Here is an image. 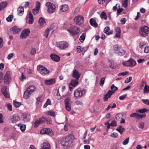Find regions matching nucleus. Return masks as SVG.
<instances>
[{"label": "nucleus", "instance_id": "72a5a7b5", "mask_svg": "<svg viewBox=\"0 0 149 149\" xmlns=\"http://www.w3.org/2000/svg\"><path fill=\"white\" fill-rule=\"evenodd\" d=\"M17 126L20 127V129L22 132H23L25 131L26 127V125L24 124L21 125L19 124L17 125Z\"/></svg>", "mask_w": 149, "mask_h": 149}, {"label": "nucleus", "instance_id": "ea45409f", "mask_svg": "<svg viewBox=\"0 0 149 149\" xmlns=\"http://www.w3.org/2000/svg\"><path fill=\"white\" fill-rule=\"evenodd\" d=\"M149 111L148 109H147L146 108H144L143 109H141L139 110L138 112L140 113H143L146 112H148Z\"/></svg>", "mask_w": 149, "mask_h": 149}, {"label": "nucleus", "instance_id": "0e129e2a", "mask_svg": "<svg viewBox=\"0 0 149 149\" xmlns=\"http://www.w3.org/2000/svg\"><path fill=\"white\" fill-rule=\"evenodd\" d=\"M126 95L127 94H125L120 96L119 97V99L120 100H124L125 99Z\"/></svg>", "mask_w": 149, "mask_h": 149}, {"label": "nucleus", "instance_id": "69168bd1", "mask_svg": "<svg viewBox=\"0 0 149 149\" xmlns=\"http://www.w3.org/2000/svg\"><path fill=\"white\" fill-rule=\"evenodd\" d=\"M109 30V27L108 26L106 27L104 29V32L105 33H107Z\"/></svg>", "mask_w": 149, "mask_h": 149}, {"label": "nucleus", "instance_id": "f8f14e48", "mask_svg": "<svg viewBox=\"0 0 149 149\" xmlns=\"http://www.w3.org/2000/svg\"><path fill=\"white\" fill-rule=\"evenodd\" d=\"M46 120V118L43 116L40 118L39 119L35 121L33 124L34 127H37L39 124L44 123Z\"/></svg>", "mask_w": 149, "mask_h": 149}, {"label": "nucleus", "instance_id": "7c9ffc66", "mask_svg": "<svg viewBox=\"0 0 149 149\" xmlns=\"http://www.w3.org/2000/svg\"><path fill=\"white\" fill-rule=\"evenodd\" d=\"M116 130L121 135H122L123 132L125 131V129L122 127L121 126H120L117 128Z\"/></svg>", "mask_w": 149, "mask_h": 149}, {"label": "nucleus", "instance_id": "864d4df0", "mask_svg": "<svg viewBox=\"0 0 149 149\" xmlns=\"http://www.w3.org/2000/svg\"><path fill=\"white\" fill-rule=\"evenodd\" d=\"M109 63H110L109 66L110 67H111L113 69H114L116 68L115 66L114 65L113 63V62L112 61H110Z\"/></svg>", "mask_w": 149, "mask_h": 149}, {"label": "nucleus", "instance_id": "9d476101", "mask_svg": "<svg viewBox=\"0 0 149 149\" xmlns=\"http://www.w3.org/2000/svg\"><path fill=\"white\" fill-rule=\"evenodd\" d=\"M136 63L135 61L133 59H130L129 60L124 62L123 63V65L127 67H133L136 64Z\"/></svg>", "mask_w": 149, "mask_h": 149}, {"label": "nucleus", "instance_id": "de8ad7c7", "mask_svg": "<svg viewBox=\"0 0 149 149\" xmlns=\"http://www.w3.org/2000/svg\"><path fill=\"white\" fill-rule=\"evenodd\" d=\"M132 80V77H129L127 78L125 80V83H128L130 82Z\"/></svg>", "mask_w": 149, "mask_h": 149}, {"label": "nucleus", "instance_id": "f03ea898", "mask_svg": "<svg viewBox=\"0 0 149 149\" xmlns=\"http://www.w3.org/2000/svg\"><path fill=\"white\" fill-rule=\"evenodd\" d=\"M139 33L142 36H146L149 33V28L146 26H142L140 28Z\"/></svg>", "mask_w": 149, "mask_h": 149}, {"label": "nucleus", "instance_id": "680f3d73", "mask_svg": "<svg viewBox=\"0 0 149 149\" xmlns=\"http://www.w3.org/2000/svg\"><path fill=\"white\" fill-rule=\"evenodd\" d=\"M3 94L6 98H8L10 97V94L8 93L7 92L3 93Z\"/></svg>", "mask_w": 149, "mask_h": 149}, {"label": "nucleus", "instance_id": "473e14b6", "mask_svg": "<svg viewBox=\"0 0 149 149\" xmlns=\"http://www.w3.org/2000/svg\"><path fill=\"white\" fill-rule=\"evenodd\" d=\"M7 5V3L6 2H4L0 3V11L6 7Z\"/></svg>", "mask_w": 149, "mask_h": 149}, {"label": "nucleus", "instance_id": "c03bdc74", "mask_svg": "<svg viewBox=\"0 0 149 149\" xmlns=\"http://www.w3.org/2000/svg\"><path fill=\"white\" fill-rule=\"evenodd\" d=\"M139 127L140 129H143L144 127L145 123L144 122H141L139 123Z\"/></svg>", "mask_w": 149, "mask_h": 149}, {"label": "nucleus", "instance_id": "aec40b11", "mask_svg": "<svg viewBox=\"0 0 149 149\" xmlns=\"http://www.w3.org/2000/svg\"><path fill=\"white\" fill-rule=\"evenodd\" d=\"M80 75L81 74L79 73L77 70H73L72 76L74 78L79 79Z\"/></svg>", "mask_w": 149, "mask_h": 149}, {"label": "nucleus", "instance_id": "1a4fd4ad", "mask_svg": "<svg viewBox=\"0 0 149 149\" xmlns=\"http://www.w3.org/2000/svg\"><path fill=\"white\" fill-rule=\"evenodd\" d=\"M40 133L41 134H47L50 136H52L54 135L52 130L50 128H43L41 130Z\"/></svg>", "mask_w": 149, "mask_h": 149}, {"label": "nucleus", "instance_id": "603ef678", "mask_svg": "<svg viewBox=\"0 0 149 149\" xmlns=\"http://www.w3.org/2000/svg\"><path fill=\"white\" fill-rule=\"evenodd\" d=\"M7 87L6 86H5L2 88L1 91L3 93L7 92Z\"/></svg>", "mask_w": 149, "mask_h": 149}, {"label": "nucleus", "instance_id": "c756f323", "mask_svg": "<svg viewBox=\"0 0 149 149\" xmlns=\"http://www.w3.org/2000/svg\"><path fill=\"white\" fill-rule=\"evenodd\" d=\"M90 23L91 26L95 28L97 27L98 26V24L96 23V22L93 19H90Z\"/></svg>", "mask_w": 149, "mask_h": 149}, {"label": "nucleus", "instance_id": "a878e982", "mask_svg": "<svg viewBox=\"0 0 149 149\" xmlns=\"http://www.w3.org/2000/svg\"><path fill=\"white\" fill-rule=\"evenodd\" d=\"M40 149H50V145L47 143H44L41 146Z\"/></svg>", "mask_w": 149, "mask_h": 149}, {"label": "nucleus", "instance_id": "a211bd4d", "mask_svg": "<svg viewBox=\"0 0 149 149\" xmlns=\"http://www.w3.org/2000/svg\"><path fill=\"white\" fill-rule=\"evenodd\" d=\"M56 81V79L54 78L49 79L46 80L45 81V83L47 85H51L54 84Z\"/></svg>", "mask_w": 149, "mask_h": 149}, {"label": "nucleus", "instance_id": "3c124183", "mask_svg": "<svg viewBox=\"0 0 149 149\" xmlns=\"http://www.w3.org/2000/svg\"><path fill=\"white\" fill-rule=\"evenodd\" d=\"M149 86L146 85L144 89V92L146 93H149Z\"/></svg>", "mask_w": 149, "mask_h": 149}, {"label": "nucleus", "instance_id": "6e6552de", "mask_svg": "<svg viewBox=\"0 0 149 149\" xmlns=\"http://www.w3.org/2000/svg\"><path fill=\"white\" fill-rule=\"evenodd\" d=\"M84 17L81 15H78L75 17L74 19V21L76 24L80 25L82 24L84 22Z\"/></svg>", "mask_w": 149, "mask_h": 149}, {"label": "nucleus", "instance_id": "e433bc0d", "mask_svg": "<svg viewBox=\"0 0 149 149\" xmlns=\"http://www.w3.org/2000/svg\"><path fill=\"white\" fill-rule=\"evenodd\" d=\"M100 17L101 18L104 19L105 20L107 19V16L106 13L104 11L101 13Z\"/></svg>", "mask_w": 149, "mask_h": 149}, {"label": "nucleus", "instance_id": "58836bf2", "mask_svg": "<svg viewBox=\"0 0 149 149\" xmlns=\"http://www.w3.org/2000/svg\"><path fill=\"white\" fill-rule=\"evenodd\" d=\"M128 0H123L122 2V6L125 8H127V7Z\"/></svg>", "mask_w": 149, "mask_h": 149}, {"label": "nucleus", "instance_id": "8fccbe9b", "mask_svg": "<svg viewBox=\"0 0 149 149\" xmlns=\"http://www.w3.org/2000/svg\"><path fill=\"white\" fill-rule=\"evenodd\" d=\"M6 106L7 107L8 110L10 111H12V106L10 104H8Z\"/></svg>", "mask_w": 149, "mask_h": 149}, {"label": "nucleus", "instance_id": "774afa93", "mask_svg": "<svg viewBox=\"0 0 149 149\" xmlns=\"http://www.w3.org/2000/svg\"><path fill=\"white\" fill-rule=\"evenodd\" d=\"M144 52L146 53H148L149 52V46L145 47Z\"/></svg>", "mask_w": 149, "mask_h": 149}, {"label": "nucleus", "instance_id": "5fc2aeb1", "mask_svg": "<svg viewBox=\"0 0 149 149\" xmlns=\"http://www.w3.org/2000/svg\"><path fill=\"white\" fill-rule=\"evenodd\" d=\"M32 10L33 13L34 15H36L38 14L39 12V10L36 8H33Z\"/></svg>", "mask_w": 149, "mask_h": 149}, {"label": "nucleus", "instance_id": "a19ab883", "mask_svg": "<svg viewBox=\"0 0 149 149\" xmlns=\"http://www.w3.org/2000/svg\"><path fill=\"white\" fill-rule=\"evenodd\" d=\"M111 89L112 90V92H114V93L118 89V88L115 86L114 84H112L111 86Z\"/></svg>", "mask_w": 149, "mask_h": 149}, {"label": "nucleus", "instance_id": "ddd939ff", "mask_svg": "<svg viewBox=\"0 0 149 149\" xmlns=\"http://www.w3.org/2000/svg\"><path fill=\"white\" fill-rule=\"evenodd\" d=\"M20 118L17 114H15L11 116L10 118V121L11 123H15L19 121Z\"/></svg>", "mask_w": 149, "mask_h": 149}, {"label": "nucleus", "instance_id": "423d86ee", "mask_svg": "<svg viewBox=\"0 0 149 149\" xmlns=\"http://www.w3.org/2000/svg\"><path fill=\"white\" fill-rule=\"evenodd\" d=\"M56 46L61 49H64L68 46V43L65 41H61L56 42Z\"/></svg>", "mask_w": 149, "mask_h": 149}, {"label": "nucleus", "instance_id": "4be33fe9", "mask_svg": "<svg viewBox=\"0 0 149 149\" xmlns=\"http://www.w3.org/2000/svg\"><path fill=\"white\" fill-rule=\"evenodd\" d=\"M36 88L34 86H29L27 89L26 90L29 92V93L32 94L35 91Z\"/></svg>", "mask_w": 149, "mask_h": 149}, {"label": "nucleus", "instance_id": "bf43d9fd", "mask_svg": "<svg viewBox=\"0 0 149 149\" xmlns=\"http://www.w3.org/2000/svg\"><path fill=\"white\" fill-rule=\"evenodd\" d=\"M111 125L112 126H117V123L115 121H113L111 123Z\"/></svg>", "mask_w": 149, "mask_h": 149}, {"label": "nucleus", "instance_id": "79ce46f5", "mask_svg": "<svg viewBox=\"0 0 149 149\" xmlns=\"http://www.w3.org/2000/svg\"><path fill=\"white\" fill-rule=\"evenodd\" d=\"M13 104L16 107H19L21 105V103L20 102H17L15 100H14Z\"/></svg>", "mask_w": 149, "mask_h": 149}, {"label": "nucleus", "instance_id": "f704fd0d", "mask_svg": "<svg viewBox=\"0 0 149 149\" xmlns=\"http://www.w3.org/2000/svg\"><path fill=\"white\" fill-rule=\"evenodd\" d=\"M116 53H117L118 55L121 56L124 55L125 53V52L122 49L120 48L118 49V52H116Z\"/></svg>", "mask_w": 149, "mask_h": 149}, {"label": "nucleus", "instance_id": "39448f33", "mask_svg": "<svg viewBox=\"0 0 149 149\" xmlns=\"http://www.w3.org/2000/svg\"><path fill=\"white\" fill-rule=\"evenodd\" d=\"M67 31L70 33V35L72 36L78 34L80 31L78 28L75 26H72L70 29H67Z\"/></svg>", "mask_w": 149, "mask_h": 149}, {"label": "nucleus", "instance_id": "5701e85b", "mask_svg": "<svg viewBox=\"0 0 149 149\" xmlns=\"http://www.w3.org/2000/svg\"><path fill=\"white\" fill-rule=\"evenodd\" d=\"M24 120L26 121H28L30 119V116L28 113H24L22 115Z\"/></svg>", "mask_w": 149, "mask_h": 149}, {"label": "nucleus", "instance_id": "09e8293b", "mask_svg": "<svg viewBox=\"0 0 149 149\" xmlns=\"http://www.w3.org/2000/svg\"><path fill=\"white\" fill-rule=\"evenodd\" d=\"M129 137H128L123 142V144L124 145H127L129 142Z\"/></svg>", "mask_w": 149, "mask_h": 149}, {"label": "nucleus", "instance_id": "37998d69", "mask_svg": "<svg viewBox=\"0 0 149 149\" xmlns=\"http://www.w3.org/2000/svg\"><path fill=\"white\" fill-rule=\"evenodd\" d=\"M105 78L104 77H102L100 80V85L101 86H103L104 83Z\"/></svg>", "mask_w": 149, "mask_h": 149}, {"label": "nucleus", "instance_id": "412c9836", "mask_svg": "<svg viewBox=\"0 0 149 149\" xmlns=\"http://www.w3.org/2000/svg\"><path fill=\"white\" fill-rule=\"evenodd\" d=\"M51 58L54 61L58 62L60 60V57L54 54H52L50 56Z\"/></svg>", "mask_w": 149, "mask_h": 149}, {"label": "nucleus", "instance_id": "6ab92c4d", "mask_svg": "<svg viewBox=\"0 0 149 149\" xmlns=\"http://www.w3.org/2000/svg\"><path fill=\"white\" fill-rule=\"evenodd\" d=\"M20 30L21 29L16 26H14L10 29L11 33L14 34L18 33Z\"/></svg>", "mask_w": 149, "mask_h": 149}, {"label": "nucleus", "instance_id": "f3484780", "mask_svg": "<svg viewBox=\"0 0 149 149\" xmlns=\"http://www.w3.org/2000/svg\"><path fill=\"white\" fill-rule=\"evenodd\" d=\"M11 73L10 71H7L5 74L4 78V80L5 83L8 84L9 83V79L10 77Z\"/></svg>", "mask_w": 149, "mask_h": 149}, {"label": "nucleus", "instance_id": "20e7f679", "mask_svg": "<svg viewBox=\"0 0 149 149\" xmlns=\"http://www.w3.org/2000/svg\"><path fill=\"white\" fill-rule=\"evenodd\" d=\"M86 92L84 89L81 90L80 88H78L74 91V95L76 98L81 97L85 94Z\"/></svg>", "mask_w": 149, "mask_h": 149}, {"label": "nucleus", "instance_id": "4c0bfd02", "mask_svg": "<svg viewBox=\"0 0 149 149\" xmlns=\"http://www.w3.org/2000/svg\"><path fill=\"white\" fill-rule=\"evenodd\" d=\"M146 117V114L140 115L139 113H138L136 119H139L140 118L142 119L145 118Z\"/></svg>", "mask_w": 149, "mask_h": 149}, {"label": "nucleus", "instance_id": "338daca9", "mask_svg": "<svg viewBox=\"0 0 149 149\" xmlns=\"http://www.w3.org/2000/svg\"><path fill=\"white\" fill-rule=\"evenodd\" d=\"M36 53V50L34 48H32L31 50V54L32 55H33Z\"/></svg>", "mask_w": 149, "mask_h": 149}, {"label": "nucleus", "instance_id": "0eeeda50", "mask_svg": "<svg viewBox=\"0 0 149 149\" xmlns=\"http://www.w3.org/2000/svg\"><path fill=\"white\" fill-rule=\"evenodd\" d=\"M46 6L47 7V12L49 13H52L56 10L55 6L52 3L47 2L46 3Z\"/></svg>", "mask_w": 149, "mask_h": 149}, {"label": "nucleus", "instance_id": "13d9d810", "mask_svg": "<svg viewBox=\"0 0 149 149\" xmlns=\"http://www.w3.org/2000/svg\"><path fill=\"white\" fill-rule=\"evenodd\" d=\"M143 102L145 104L149 105V100L147 99H143Z\"/></svg>", "mask_w": 149, "mask_h": 149}, {"label": "nucleus", "instance_id": "c9c22d12", "mask_svg": "<svg viewBox=\"0 0 149 149\" xmlns=\"http://www.w3.org/2000/svg\"><path fill=\"white\" fill-rule=\"evenodd\" d=\"M86 36V33H83L79 38V40L81 42H83L85 39Z\"/></svg>", "mask_w": 149, "mask_h": 149}, {"label": "nucleus", "instance_id": "393cba45", "mask_svg": "<svg viewBox=\"0 0 149 149\" xmlns=\"http://www.w3.org/2000/svg\"><path fill=\"white\" fill-rule=\"evenodd\" d=\"M28 17L29 18V20L28 23L30 24H32L34 21V19L33 15L31 12H29Z\"/></svg>", "mask_w": 149, "mask_h": 149}, {"label": "nucleus", "instance_id": "9b49d317", "mask_svg": "<svg viewBox=\"0 0 149 149\" xmlns=\"http://www.w3.org/2000/svg\"><path fill=\"white\" fill-rule=\"evenodd\" d=\"M78 80L79 79H72L71 82L69 84V88L70 91L72 90L74 87H75L78 84Z\"/></svg>", "mask_w": 149, "mask_h": 149}, {"label": "nucleus", "instance_id": "dca6fc26", "mask_svg": "<svg viewBox=\"0 0 149 149\" xmlns=\"http://www.w3.org/2000/svg\"><path fill=\"white\" fill-rule=\"evenodd\" d=\"M70 100L68 98H66L64 100L65 107L66 109L68 111H70L71 110V107L70 106Z\"/></svg>", "mask_w": 149, "mask_h": 149}, {"label": "nucleus", "instance_id": "e2e57ef3", "mask_svg": "<svg viewBox=\"0 0 149 149\" xmlns=\"http://www.w3.org/2000/svg\"><path fill=\"white\" fill-rule=\"evenodd\" d=\"M48 115L52 116L53 117L54 116L55 113L54 112L52 111H49L48 113Z\"/></svg>", "mask_w": 149, "mask_h": 149}, {"label": "nucleus", "instance_id": "49530a36", "mask_svg": "<svg viewBox=\"0 0 149 149\" xmlns=\"http://www.w3.org/2000/svg\"><path fill=\"white\" fill-rule=\"evenodd\" d=\"M40 3L39 1H36V9L39 10L40 7Z\"/></svg>", "mask_w": 149, "mask_h": 149}, {"label": "nucleus", "instance_id": "7ed1b4c3", "mask_svg": "<svg viewBox=\"0 0 149 149\" xmlns=\"http://www.w3.org/2000/svg\"><path fill=\"white\" fill-rule=\"evenodd\" d=\"M37 70L38 72L43 75L48 74L49 72V70L41 65H39L38 66Z\"/></svg>", "mask_w": 149, "mask_h": 149}, {"label": "nucleus", "instance_id": "a18cd8bd", "mask_svg": "<svg viewBox=\"0 0 149 149\" xmlns=\"http://www.w3.org/2000/svg\"><path fill=\"white\" fill-rule=\"evenodd\" d=\"M13 19V16L11 15H9L6 19V20L8 22H11Z\"/></svg>", "mask_w": 149, "mask_h": 149}, {"label": "nucleus", "instance_id": "bb28decb", "mask_svg": "<svg viewBox=\"0 0 149 149\" xmlns=\"http://www.w3.org/2000/svg\"><path fill=\"white\" fill-rule=\"evenodd\" d=\"M38 22L40 26H43L46 25V22L45 20L42 17L40 18Z\"/></svg>", "mask_w": 149, "mask_h": 149}, {"label": "nucleus", "instance_id": "2eb2a0df", "mask_svg": "<svg viewBox=\"0 0 149 149\" xmlns=\"http://www.w3.org/2000/svg\"><path fill=\"white\" fill-rule=\"evenodd\" d=\"M114 93V92H112L111 90L109 91L105 95H104V101L105 102L107 101L108 98H110L112 94Z\"/></svg>", "mask_w": 149, "mask_h": 149}, {"label": "nucleus", "instance_id": "b1692460", "mask_svg": "<svg viewBox=\"0 0 149 149\" xmlns=\"http://www.w3.org/2000/svg\"><path fill=\"white\" fill-rule=\"evenodd\" d=\"M68 6L66 4L61 5L60 7V12H65L68 9Z\"/></svg>", "mask_w": 149, "mask_h": 149}, {"label": "nucleus", "instance_id": "6e6d98bb", "mask_svg": "<svg viewBox=\"0 0 149 149\" xmlns=\"http://www.w3.org/2000/svg\"><path fill=\"white\" fill-rule=\"evenodd\" d=\"M110 135L113 138H116L118 136V134L115 132L112 133Z\"/></svg>", "mask_w": 149, "mask_h": 149}, {"label": "nucleus", "instance_id": "4468645a", "mask_svg": "<svg viewBox=\"0 0 149 149\" xmlns=\"http://www.w3.org/2000/svg\"><path fill=\"white\" fill-rule=\"evenodd\" d=\"M30 33V31L29 29H25L23 30L20 35V38L23 39L28 36Z\"/></svg>", "mask_w": 149, "mask_h": 149}, {"label": "nucleus", "instance_id": "c85d7f7f", "mask_svg": "<svg viewBox=\"0 0 149 149\" xmlns=\"http://www.w3.org/2000/svg\"><path fill=\"white\" fill-rule=\"evenodd\" d=\"M30 93H29L26 90L24 92V98L25 99L28 98L31 95Z\"/></svg>", "mask_w": 149, "mask_h": 149}, {"label": "nucleus", "instance_id": "cd10ccee", "mask_svg": "<svg viewBox=\"0 0 149 149\" xmlns=\"http://www.w3.org/2000/svg\"><path fill=\"white\" fill-rule=\"evenodd\" d=\"M54 25H52L50 26V29L49 28L47 29L45 31L44 35L46 37V38H47L48 36L49 32L50 30H51V29H53V26Z\"/></svg>", "mask_w": 149, "mask_h": 149}, {"label": "nucleus", "instance_id": "2f4dec72", "mask_svg": "<svg viewBox=\"0 0 149 149\" xmlns=\"http://www.w3.org/2000/svg\"><path fill=\"white\" fill-rule=\"evenodd\" d=\"M18 14L20 15H21L24 12V8L23 7H19L17 10Z\"/></svg>", "mask_w": 149, "mask_h": 149}, {"label": "nucleus", "instance_id": "f257e3e1", "mask_svg": "<svg viewBox=\"0 0 149 149\" xmlns=\"http://www.w3.org/2000/svg\"><path fill=\"white\" fill-rule=\"evenodd\" d=\"M74 137L70 134L63 137L61 141V145L66 148L72 147L74 145Z\"/></svg>", "mask_w": 149, "mask_h": 149}, {"label": "nucleus", "instance_id": "4d7b16f0", "mask_svg": "<svg viewBox=\"0 0 149 149\" xmlns=\"http://www.w3.org/2000/svg\"><path fill=\"white\" fill-rule=\"evenodd\" d=\"M129 73V72H122L121 73H119L118 74V76H120V75H123V76H125Z\"/></svg>", "mask_w": 149, "mask_h": 149}, {"label": "nucleus", "instance_id": "052dcab7", "mask_svg": "<svg viewBox=\"0 0 149 149\" xmlns=\"http://www.w3.org/2000/svg\"><path fill=\"white\" fill-rule=\"evenodd\" d=\"M14 54L13 53L9 54L7 56V58L8 60H10L13 56Z\"/></svg>", "mask_w": 149, "mask_h": 149}]
</instances>
